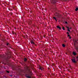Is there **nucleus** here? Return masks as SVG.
<instances>
[{"label":"nucleus","instance_id":"1a4fd4ad","mask_svg":"<svg viewBox=\"0 0 78 78\" xmlns=\"http://www.w3.org/2000/svg\"><path fill=\"white\" fill-rule=\"evenodd\" d=\"M62 46L63 47H65V44H62Z\"/></svg>","mask_w":78,"mask_h":78},{"label":"nucleus","instance_id":"9d476101","mask_svg":"<svg viewBox=\"0 0 78 78\" xmlns=\"http://www.w3.org/2000/svg\"><path fill=\"white\" fill-rule=\"evenodd\" d=\"M62 30H65V28L64 27H62Z\"/></svg>","mask_w":78,"mask_h":78},{"label":"nucleus","instance_id":"423d86ee","mask_svg":"<svg viewBox=\"0 0 78 78\" xmlns=\"http://www.w3.org/2000/svg\"><path fill=\"white\" fill-rule=\"evenodd\" d=\"M73 55L74 56H75V55H76V53H75V52H73Z\"/></svg>","mask_w":78,"mask_h":78},{"label":"nucleus","instance_id":"7ed1b4c3","mask_svg":"<svg viewBox=\"0 0 78 78\" xmlns=\"http://www.w3.org/2000/svg\"><path fill=\"white\" fill-rule=\"evenodd\" d=\"M26 77H27V78H31V77L30 76V75L29 74H26Z\"/></svg>","mask_w":78,"mask_h":78},{"label":"nucleus","instance_id":"f03ea898","mask_svg":"<svg viewBox=\"0 0 78 78\" xmlns=\"http://www.w3.org/2000/svg\"><path fill=\"white\" fill-rule=\"evenodd\" d=\"M78 41L77 40H76L75 39L73 40V42H74V45H75L76 44V43H77V41Z\"/></svg>","mask_w":78,"mask_h":78},{"label":"nucleus","instance_id":"412c9836","mask_svg":"<svg viewBox=\"0 0 78 78\" xmlns=\"http://www.w3.org/2000/svg\"><path fill=\"white\" fill-rule=\"evenodd\" d=\"M69 29H72V28L71 27L69 28Z\"/></svg>","mask_w":78,"mask_h":78},{"label":"nucleus","instance_id":"2eb2a0df","mask_svg":"<svg viewBox=\"0 0 78 78\" xmlns=\"http://www.w3.org/2000/svg\"><path fill=\"white\" fill-rule=\"evenodd\" d=\"M68 36L69 37V36H70V35H69V34L68 35Z\"/></svg>","mask_w":78,"mask_h":78},{"label":"nucleus","instance_id":"f8f14e48","mask_svg":"<svg viewBox=\"0 0 78 78\" xmlns=\"http://www.w3.org/2000/svg\"><path fill=\"white\" fill-rule=\"evenodd\" d=\"M76 59L77 60V61H78V56H77V57H76Z\"/></svg>","mask_w":78,"mask_h":78},{"label":"nucleus","instance_id":"9b49d317","mask_svg":"<svg viewBox=\"0 0 78 78\" xmlns=\"http://www.w3.org/2000/svg\"><path fill=\"white\" fill-rule=\"evenodd\" d=\"M77 10H78V8H76V11Z\"/></svg>","mask_w":78,"mask_h":78},{"label":"nucleus","instance_id":"aec40b11","mask_svg":"<svg viewBox=\"0 0 78 78\" xmlns=\"http://www.w3.org/2000/svg\"><path fill=\"white\" fill-rule=\"evenodd\" d=\"M67 34H69V32H67Z\"/></svg>","mask_w":78,"mask_h":78},{"label":"nucleus","instance_id":"6e6552de","mask_svg":"<svg viewBox=\"0 0 78 78\" xmlns=\"http://www.w3.org/2000/svg\"><path fill=\"white\" fill-rule=\"evenodd\" d=\"M57 28H59V30H61V27H59V26H58L57 27Z\"/></svg>","mask_w":78,"mask_h":78},{"label":"nucleus","instance_id":"dca6fc26","mask_svg":"<svg viewBox=\"0 0 78 78\" xmlns=\"http://www.w3.org/2000/svg\"><path fill=\"white\" fill-rule=\"evenodd\" d=\"M65 23H66V24H67V22H65Z\"/></svg>","mask_w":78,"mask_h":78},{"label":"nucleus","instance_id":"6ab92c4d","mask_svg":"<svg viewBox=\"0 0 78 78\" xmlns=\"http://www.w3.org/2000/svg\"><path fill=\"white\" fill-rule=\"evenodd\" d=\"M69 39H71V37H70V36H69Z\"/></svg>","mask_w":78,"mask_h":78},{"label":"nucleus","instance_id":"0eeeda50","mask_svg":"<svg viewBox=\"0 0 78 78\" xmlns=\"http://www.w3.org/2000/svg\"><path fill=\"white\" fill-rule=\"evenodd\" d=\"M66 28H67L68 30V31H69L70 32V30H69V27H66Z\"/></svg>","mask_w":78,"mask_h":78},{"label":"nucleus","instance_id":"4be33fe9","mask_svg":"<svg viewBox=\"0 0 78 78\" xmlns=\"http://www.w3.org/2000/svg\"><path fill=\"white\" fill-rule=\"evenodd\" d=\"M10 76H12V75H11Z\"/></svg>","mask_w":78,"mask_h":78},{"label":"nucleus","instance_id":"ddd939ff","mask_svg":"<svg viewBox=\"0 0 78 78\" xmlns=\"http://www.w3.org/2000/svg\"><path fill=\"white\" fill-rule=\"evenodd\" d=\"M27 61V59L25 58H24V61Z\"/></svg>","mask_w":78,"mask_h":78},{"label":"nucleus","instance_id":"f257e3e1","mask_svg":"<svg viewBox=\"0 0 78 78\" xmlns=\"http://www.w3.org/2000/svg\"><path fill=\"white\" fill-rule=\"evenodd\" d=\"M72 62H73V63H76V61L75 59V57H74V59H72Z\"/></svg>","mask_w":78,"mask_h":78},{"label":"nucleus","instance_id":"20e7f679","mask_svg":"<svg viewBox=\"0 0 78 78\" xmlns=\"http://www.w3.org/2000/svg\"><path fill=\"white\" fill-rule=\"evenodd\" d=\"M31 44H32V45H34L35 44H34V43L33 42V41H31L30 42Z\"/></svg>","mask_w":78,"mask_h":78},{"label":"nucleus","instance_id":"39448f33","mask_svg":"<svg viewBox=\"0 0 78 78\" xmlns=\"http://www.w3.org/2000/svg\"><path fill=\"white\" fill-rule=\"evenodd\" d=\"M39 69H40L41 70H43V69H44V68H43V67H40Z\"/></svg>","mask_w":78,"mask_h":78},{"label":"nucleus","instance_id":"f3484780","mask_svg":"<svg viewBox=\"0 0 78 78\" xmlns=\"http://www.w3.org/2000/svg\"><path fill=\"white\" fill-rule=\"evenodd\" d=\"M7 73H9V72L8 71H7Z\"/></svg>","mask_w":78,"mask_h":78},{"label":"nucleus","instance_id":"a211bd4d","mask_svg":"<svg viewBox=\"0 0 78 78\" xmlns=\"http://www.w3.org/2000/svg\"><path fill=\"white\" fill-rule=\"evenodd\" d=\"M9 44V43H7V45H8Z\"/></svg>","mask_w":78,"mask_h":78},{"label":"nucleus","instance_id":"4468645a","mask_svg":"<svg viewBox=\"0 0 78 78\" xmlns=\"http://www.w3.org/2000/svg\"><path fill=\"white\" fill-rule=\"evenodd\" d=\"M54 19H55V20H56V18L55 17H54Z\"/></svg>","mask_w":78,"mask_h":78}]
</instances>
